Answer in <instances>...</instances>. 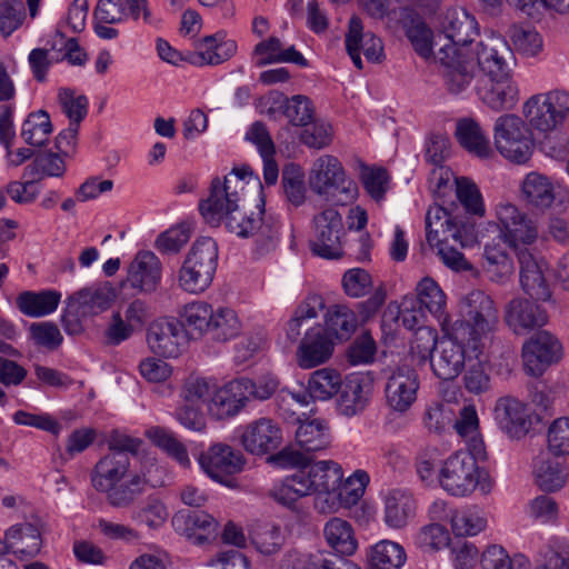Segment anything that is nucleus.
Segmentation results:
<instances>
[{
	"label": "nucleus",
	"mask_w": 569,
	"mask_h": 569,
	"mask_svg": "<svg viewBox=\"0 0 569 569\" xmlns=\"http://www.w3.org/2000/svg\"><path fill=\"white\" fill-rule=\"evenodd\" d=\"M563 191L561 181L536 170L526 173L519 182L520 199L538 211L550 209Z\"/></svg>",
	"instance_id": "nucleus-13"
},
{
	"label": "nucleus",
	"mask_w": 569,
	"mask_h": 569,
	"mask_svg": "<svg viewBox=\"0 0 569 569\" xmlns=\"http://www.w3.org/2000/svg\"><path fill=\"white\" fill-rule=\"evenodd\" d=\"M547 320V312L527 299L515 298L505 307V321L517 335L542 327Z\"/></svg>",
	"instance_id": "nucleus-25"
},
{
	"label": "nucleus",
	"mask_w": 569,
	"mask_h": 569,
	"mask_svg": "<svg viewBox=\"0 0 569 569\" xmlns=\"http://www.w3.org/2000/svg\"><path fill=\"white\" fill-rule=\"evenodd\" d=\"M495 142H531V132L521 117L513 113H506L498 117L493 128Z\"/></svg>",
	"instance_id": "nucleus-45"
},
{
	"label": "nucleus",
	"mask_w": 569,
	"mask_h": 569,
	"mask_svg": "<svg viewBox=\"0 0 569 569\" xmlns=\"http://www.w3.org/2000/svg\"><path fill=\"white\" fill-rule=\"evenodd\" d=\"M383 522L388 528L402 529L415 518L416 501L411 493L401 489L389 490L382 498Z\"/></svg>",
	"instance_id": "nucleus-29"
},
{
	"label": "nucleus",
	"mask_w": 569,
	"mask_h": 569,
	"mask_svg": "<svg viewBox=\"0 0 569 569\" xmlns=\"http://www.w3.org/2000/svg\"><path fill=\"white\" fill-rule=\"evenodd\" d=\"M252 178L249 167L234 168L223 182L216 178L211 182L209 197L201 201L199 209L210 223L223 221L231 233L241 238L254 237L262 252L274 248L279 237L280 222L264 211V201L258 206L257 212H242L240 201L243 196L246 179Z\"/></svg>",
	"instance_id": "nucleus-1"
},
{
	"label": "nucleus",
	"mask_w": 569,
	"mask_h": 569,
	"mask_svg": "<svg viewBox=\"0 0 569 569\" xmlns=\"http://www.w3.org/2000/svg\"><path fill=\"white\" fill-rule=\"evenodd\" d=\"M130 458L121 452H109L98 460L90 480L96 491L106 496L113 508H129L144 492V476L130 471Z\"/></svg>",
	"instance_id": "nucleus-2"
},
{
	"label": "nucleus",
	"mask_w": 569,
	"mask_h": 569,
	"mask_svg": "<svg viewBox=\"0 0 569 569\" xmlns=\"http://www.w3.org/2000/svg\"><path fill=\"white\" fill-rule=\"evenodd\" d=\"M447 90L452 94L466 91L472 83L477 69L462 47H441L436 53Z\"/></svg>",
	"instance_id": "nucleus-11"
},
{
	"label": "nucleus",
	"mask_w": 569,
	"mask_h": 569,
	"mask_svg": "<svg viewBox=\"0 0 569 569\" xmlns=\"http://www.w3.org/2000/svg\"><path fill=\"white\" fill-rule=\"evenodd\" d=\"M481 569H530L529 558L520 552L510 556L500 545L488 546L480 558Z\"/></svg>",
	"instance_id": "nucleus-47"
},
{
	"label": "nucleus",
	"mask_w": 569,
	"mask_h": 569,
	"mask_svg": "<svg viewBox=\"0 0 569 569\" xmlns=\"http://www.w3.org/2000/svg\"><path fill=\"white\" fill-rule=\"evenodd\" d=\"M212 312V306L204 301L191 302L187 305L180 313V323H182L183 328L188 327L202 335L203 332H208Z\"/></svg>",
	"instance_id": "nucleus-60"
},
{
	"label": "nucleus",
	"mask_w": 569,
	"mask_h": 569,
	"mask_svg": "<svg viewBox=\"0 0 569 569\" xmlns=\"http://www.w3.org/2000/svg\"><path fill=\"white\" fill-rule=\"evenodd\" d=\"M116 299L110 282L93 283L73 292L66 299L68 309L82 316H97L107 310Z\"/></svg>",
	"instance_id": "nucleus-20"
},
{
	"label": "nucleus",
	"mask_w": 569,
	"mask_h": 569,
	"mask_svg": "<svg viewBox=\"0 0 569 569\" xmlns=\"http://www.w3.org/2000/svg\"><path fill=\"white\" fill-rule=\"evenodd\" d=\"M406 560L403 547L391 540H380L369 551L370 565L376 569H400Z\"/></svg>",
	"instance_id": "nucleus-48"
},
{
	"label": "nucleus",
	"mask_w": 569,
	"mask_h": 569,
	"mask_svg": "<svg viewBox=\"0 0 569 569\" xmlns=\"http://www.w3.org/2000/svg\"><path fill=\"white\" fill-rule=\"evenodd\" d=\"M64 172V163L58 153L37 150L33 162L24 168V178H37L39 174L60 177Z\"/></svg>",
	"instance_id": "nucleus-55"
},
{
	"label": "nucleus",
	"mask_w": 569,
	"mask_h": 569,
	"mask_svg": "<svg viewBox=\"0 0 569 569\" xmlns=\"http://www.w3.org/2000/svg\"><path fill=\"white\" fill-rule=\"evenodd\" d=\"M196 52L190 53L188 60L196 66H217L229 60L237 51V43L231 39L208 36L199 40Z\"/></svg>",
	"instance_id": "nucleus-34"
},
{
	"label": "nucleus",
	"mask_w": 569,
	"mask_h": 569,
	"mask_svg": "<svg viewBox=\"0 0 569 569\" xmlns=\"http://www.w3.org/2000/svg\"><path fill=\"white\" fill-rule=\"evenodd\" d=\"M445 336L437 343L430 355V363L433 373L442 380L457 378L467 362L479 358L482 350L472 351L469 345V337L463 328H452L450 325L441 328Z\"/></svg>",
	"instance_id": "nucleus-7"
},
{
	"label": "nucleus",
	"mask_w": 569,
	"mask_h": 569,
	"mask_svg": "<svg viewBox=\"0 0 569 569\" xmlns=\"http://www.w3.org/2000/svg\"><path fill=\"white\" fill-rule=\"evenodd\" d=\"M323 536L329 548L337 555L351 556L358 548L352 526L341 518L330 519L323 528Z\"/></svg>",
	"instance_id": "nucleus-40"
},
{
	"label": "nucleus",
	"mask_w": 569,
	"mask_h": 569,
	"mask_svg": "<svg viewBox=\"0 0 569 569\" xmlns=\"http://www.w3.org/2000/svg\"><path fill=\"white\" fill-rule=\"evenodd\" d=\"M173 526L197 545L216 537L218 522L207 512L196 511L173 518Z\"/></svg>",
	"instance_id": "nucleus-37"
},
{
	"label": "nucleus",
	"mask_w": 569,
	"mask_h": 569,
	"mask_svg": "<svg viewBox=\"0 0 569 569\" xmlns=\"http://www.w3.org/2000/svg\"><path fill=\"white\" fill-rule=\"evenodd\" d=\"M455 220L440 206H432L426 214V238L429 246L439 244Z\"/></svg>",
	"instance_id": "nucleus-63"
},
{
	"label": "nucleus",
	"mask_w": 569,
	"mask_h": 569,
	"mask_svg": "<svg viewBox=\"0 0 569 569\" xmlns=\"http://www.w3.org/2000/svg\"><path fill=\"white\" fill-rule=\"evenodd\" d=\"M346 48L358 69H362L361 52L370 62L380 61L383 52L381 40L371 32H363L362 22L356 16H352L349 20Z\"/></svg>",
	"instance_id": "nucleus-22"
},
{
	"label": "nucleus",
	"mask_w": 569,
	"mask_h": 569,
	"mask_svg": "<svg viewBox=\"0 0 569 569\" xmlns=\"http://www.w3.org/2000/svg\"><path fill=\"white\" fill-rule=\"evenodd\" d=\"M462 49L475 63L477 71H481L489 78L503 77L511 72L513 52L507 40L499 34L491 33Z\"/></svg>",
	"instance_id": "nucleus-9"
},
{
	"label": "nucleus",
	"mask_w": 569,
	"mask_h": 569,
	"mask_svg": "<svg viewBox=\"0 0 569 569\" xmlns=\"http://www.w3.org/2000/svg\"><path fill=\"white\" fill-rule=\"evenodd\" d=\"M442 29L448 40L442 47H469L475 43V36H478V24L471 14L463 9L448 10Z\"/></svg>",
	"instance_id": "nucleus-28"
},
{
	"label": "nucleus",
	"mask_w": 569,
	"mask_h": 569,
	"mask_svg": "<svg viewBox=\"0 0 569 569\" xmlns=\"http://www.w3.org/2000/svg\"><path fill=\"white\" fill-rule=\"evenodd\" d=\"M169 517L168 509L163 501L157 496H149L130 512V519L149 529H158L167 521Z\"/></svg>",
	"instance_id": "nucleus-49"
},
{
	"label": "nucleus",
	"mask_w": 569,
	"mask_h": 569,
	"mask_svg": "<svg viewBox=\"0 0 569 569\" xmlns=\"http://www.w3.org/2000/svg\"><path fill=\"white\" fill-rule=\"evenodd\" d=\"M369 480V475L366 471L356 470L348 478H343L337 489L328 492V496L322 499V505H326L330 511L351 508L363 496Z\"/></svg>",
	"instance_id": "nucleus-27"
},
{
	"label": "nucleus",
	"mask_w": 569,
	"mask_h": 569,
	"mask_svg": "<svg viewBox=\"0 0 569 569\" xmlns=\"http://www.w3.org/2000/svg\"><path fill=\"white\" fill-rule=\"evenodd\" d=\"M52 131L50 116L44 110L31 112L22 123L21 138L24 142H47Z\"/></svg>",
	"instance_id": "nucleus-61"
},
{
	"label": "nucleus",
	"mask_w": 569,
	"mask_h": 569,
	"mask_svg": "<svg viewBox=\"0 0 569 569\" xmlns=\"http://www.w3.org/2000/svg\"><path fill=\"white\" fill-rule=\"evenodd\" d=\"M357 328L356 313L346 306H333L328 309L322 329V361L330 355L326 342L335 345L350 338Z\"/></svg>",
	"instance_id": "nucleus-26"
},
{
	"label": "nucleus",
	"mask_w": 569,
	"mask_h": 569,
	"mask_svg": "<svg viewBox=\"0 0 569 569\" xmlns=\"http://www.w3.org/2000/svg\"><path fill=\"white\" fill-rule=\"evenodd\" d=\"M479 458L472 451H456L448 456L438 469V483L452 497H470L477 489L483 495L491 492L493 479L479 467Z\"/></svg>",
	"instance_id": "nucleus-4"
},
{
	"label": "nucleus",
	"mask_w": 569,
	"mask_h": 569,
	"mask_svg": "<svg viewBox=\"0 0 569 569\" xmlns=\"http://www.w3.org/2000/svg\"><path fill=\"white\" fill-rule=\"evenodd\" d=\"M493 82L488 93V103L495 110L512 109L519 100V88L511 72L503 77L490 78Z\"/></svg>",
	"instance_id": "nucleus-52"
},
{
	"label": "nucleus",
	"mask_w": 569,
	"mask_h": 569,
	"mask_svg": "<svg viewBox=\"0 0 569 569\" xmlns=\"http://www.w3.org/2000/svg\"><path fill=\"white\" fill-rule=\"evenodd\" d=\"M147 436L157 447L166 451L168 456L174 459L179 465L182 467L190 466L187 448L172 432L160 427H153L147 431Z\"/></svg>",
	"instance_id": "nucleus-53"
},
{
	"label": "nucleus",
	"mask_w": 569,
	"mask_h": 569,
	"mask_svg": "<svg viewBox=\"0 0 569 569\" xmlns=\"http://www.w3.org/2000/svg\"><path fill=\"white\" fill-rule=\"evenodd\" d=\"M508 249L498 239L483 243L481 270L490 282L498 286L508 284L515 276V262Z\"/></svg>",
	"instance_id": "nucleus-19"
},
{
	"label": "nucleus",
	"mask_w": 569,
	"mask_h": 569,
	"mask_svg": "<svg viewBox=\"0 0 569 569\" xmlns=\"http://www.w3.org/2000/svg\"><path fill=\"white\" fill-rule=\"evenodd\" d=\"M416 292L418 305L422 309H427L441 328L450 325V317L447 311V296L436 280L430 277L422 278L417 283Z\"/></svg>",
	"instance_id": "nucleus-35"
},
{
	"label": "nucleus",
	"mask_w": 569,
	"mask_h": 569,
	"mask_svg": "<svg viewBox=\"0 0 569 569\" xmlns=\"http://www.w3.org/2000/svg\"><path fill=\"white\" fill-rule=\"evenodd\" d=\"M162 264L151 251H139L130 262L122 286H129L141 293L156 291L161 282Z\"/></svg>",
	"instance_id": "nucleus-18"
},
{
	"label": "nucleus",
	"mask_w": 569,
	"mask_h": 569,
	"mask_svg": "<svg viewBox=\"0 0 569 569\" xmlns=\"http://www.w3.org/2000/svg\"><path fill=\"white\" fill-rule=\"evenodd\" d=\"M531 142L559 139L569 118V92L551 90L531 96L522 106Z\"/></svg>",
	"instance_id": "nucleus-3"
},
{
	"label": "nucleus",
	"mask_w": 569,
	"mask_h": 569,
	"mask_svg": "<svg viewBox=\"0 0 569 569\" xmlns=\"http://www.w3.org/2000/svg\"><path fill=\"white\" fill-rule=\"evenodd\" d=\"M535 411L529 403L510 395L499 397L492 408L497 428L509 439H521L531 430Z\"/></svg>",
	"instance_id": "nucleus-10"
},
{
	"label": "nucleus",
	"mask_w": 569,
	"mask_h": 569,
	"mask_svg": "<svg viewBox=\"0 0 569 569\" xmlns=\"http://www.w3.org/2000/svg\"><path fill=\"white\" fill-rule=\"evenodd\" d=\"M318 486L317 466L309 469L301 468L283 481L276 483L270 489L269 496L277 502L291 508L298 499L316 492Z\"/></svg>",
	"instance_id": "nucleus-21"
},
{
	"label": "nucleus",
	"mask_w": 569,
	"mask_h": 569,
	"mask_svg": "<svg viewBox=\"0 0 569 569\" xmlns=\"http://www.w3.org/2000/svg\"><path fill=\"white\" fill-rule=\"evenodd\" d=\"M282 188L288 202L299 207L306 201L305 174L299 166L287 164L282 170Z\"/></svg>",
	"instance_id": "nucleus-59"
},
{
	"label": "nucleus",
	"mask_w": 569,
	"mask_h": 569,
	"mask_svg": "<svg viewBox=\"0 0 569 569\" xmlns=\"http://www.w3.org/2000/svg\"><path fill=\"white\" fill-rule=\"evenodd\" d=\"M562 357L560 341L548 331H540L522 346L521 360L523 370L531 377H540L548 367Z\"/></svg>",
	"instance_id": "nucleus-12"
},
{
	"label": "nucleus",
	"mask_w": 569,
	"mask_h": 569,
	"mask_svg": "<svg viewBox=\"0 0 569 569\" xmlns=\"http://www.w3.org/2000/svg\"><path fill=\"white\" fill-rule=\"evenodd\" d=\"M6 543L14 553L36 556L41 548V535L37 526L32 523H19L9 528L6 532Z\"/></svg>",
	"instance_id": "nucleus-42"
},
{
	"label": "nucleus",
	"mask_w": 569,
	"mask_h": 569,
	"mask_svg": "<svg viewBox=\"0 0 569 569\" xmlns=\"http://www.w3.org/2000/svg\"><path fill=\"white\" fill-rule=\"evenodd\" d=\"M492 220L488 222L496 228L498 234L495 239L502 241L515 252L532 246L539 239V227L517 203L500 199L491 207Z\"/></svg>",
	"instance_id": "nucleus-6"
},
{
	"label": "nucleus",
	"mask_w": 569,
	"mask_h": 569,
	"mask_svg": "<svg viewBox=\"0 0 569 569\" xmlns=\"http://www.w3.org/2000/svg\"><path fill=\"white\" fill-rule=\"evenodd\" d=\"M455 182L457 197L463 208L471 214L483 217L486 206L477 184L466 177L456 178Z\"/></svg>",
	"instance_id": "nucleus-57"
},
{
	"label": "nucleus",
	"mask_w": 569,
	"mask_h": 569,
	"mask_svg": "<svg viewBox=\"0 0 569 569\" xmlns=\"http://www.w3.org/2000/svg\"><path fill=\"white\" fill-rule=\"evenodd\" d=\"M525 512L540 525H553L559 518V506L552 497L540 495L527 503Z\"/></svg>",
	"instance_id": "nucleus-64"
},
{
	"label": "nucleus",
	"mask_w": 569,
	"mask_h": 569,
	"mask_svg": "<svg viewBox=\"0 0 569 569\" xmlns=\"http://www.w3.org/2000/svg\"><path fill=\"white\" fill-rule=\"evenodd\" d=\"M147 341L152 352L166 358H177L187 346L186 329L179 321L158 319L149 327Z\"/></svg>",
	"instance_id": "nucleus-17"
},
{
	"label": "nucleus",
	"mask_w": 569,
	"mask_h": 569,
	"mask_svg": "<svg viewBox=\"0 0 569 569\" xmlns=\"http://www.w3.org/2000/svg\"><path fill=\"white\" fill-rule=\"evenodd\" d=\"M519 261L520 283L523 291L536 300L549 301L551 291L545 278L546 261L538 260L530 253H522Z\"/></svg>",
	"instance_id": "nucleus-30"
},
{
	"label": "nucleus",
	"mask_w": 569,
	"mask_h": 569,
	"mask_svg": "<svg viewBox=\"0 0 569 569\" xmlns=\"http://www.w3.org/2000/svg\"><path fill=\"white\" fill-rule=\"evenodd\" d=\"M413 545L423 552H438L450 545L449 530L441 523L430 522L412 536Z\"/></svg>",
	"instance_id": "nucleus-50"
},
{
	"label": "nucleus",
	"mask_w": 569,
	"mask_h": 569,
	"mask_svg": "<svg viewBox=\"0 0 569 569\" xmlns=\"http://www.w3.org/2000/svg\"><path fill=\"white\" fill-rule=\"evenodd\" d=\"M254 53L258 57V66L273 62H291L301 67L307 66V60L293 46L283 49L281 41L276 37H270L259 42L254 48Z\"/></svg>",
	"instance_id": "nucleus-43"
},
{
	"label": "nucleus",
	"mask_w": 569,
	"mask_h": 569,
	"mask_svg": "<svg viewBox=\"0 0 569 569\" xmlns=\"http://www.w3.org/2000/svg\"><path fill=\"white\" fill-rule=\"evenodd\" d=\"M58 102L62 113L69 119L68 128L59 132L60 140H74L78 138L80 123L88 114V98L76 94L74 90L61 88L58 92Z\"/></svg>",
	"instance_id": "nucleus-33"
},
{
	"label": "nucleus",
	"mask_w": 569,
	"mask_h": 569,
	"mask_svg": "<svg viewBox=\"0 0 569 569\" xmlns=\"http://www.w3.org/2000/svg\"><path fill=\"white\" fill-rule=\"evenodd\" d=\"M532 475L537 486L546 492L560 490L568 480L567 467L547 455H540L535 459Z\"/></svg>",
	"instance_id": "nucleus-38"
},
{
	"label": "nucleus",
	"mask_w": 569,
	"mask_h": 569,
	"mask_svg": "<svg viewBox=\"0 0 569 569\" xmlns=\"http://www.w3.org/2000/svg\"><path fill=\"white\" fill-rule=\"evenodd\" d=\"M240 322L236 312L230 308H218L212 312V319L208 332L212 339L227 341L238 336Z\"/></svg>",
	"instance_id": "nucleus-54"
},
{
	"label": "nucleus",
	"mask_w": 569,
	"mask_h": 569,
	"mask_svg": "<svg viewBox=\"0 0 569 569\" xmlns=\"http://www.w3.org/2000/svg\"><path fill=\"white\" fill-rule=\"evenodd\" d=\"M357 197L358 186L347 176L340 161L330 156L322 159V200L336 206H346Z\"/></svg>",
	"instance_id": "nucleus-16"
},
{
	"label": "nucleus",
	"mask_w": 569,
	"mask_h": 569,
	"mask_svg": "<svg viewBox=\"0 0 569 569\" xmlns=\"http://www.w3.org/2000/svg\"><path fill=\"white\" fill-rule=\"evenodd\" d=\"M240 378L233 379L214 391L209 411L217 419H227L238 415L248 403Z\"/></svg>",
	"instance_id": "nucleus-31"
},
{
	"label": "nucleus",
	"mask_w": 569,
	"mask_h": 569,
	"mask_svg": "<svg viewBox=\"0 0 569 569\" xmlns=\"http://www.w3.org/2000/svg\"><path fill=\"white\" fill-rule=\"evenodd\" d=\"M251 541L263 555H272L280 550L283 543L280 527L264 522L257 525L251 531Z\"/></svg>",
	"instance_id": "nucleus-58"
},
{
	"label": "nucleus",
	"mask_w": 569,
	"mask_h": 569,
	"mask_svg": "<svg viewBox=\"0 0 569 569\" xmlns=\"http://www.w3.org/2000/svg\"><path fill=\"white\" fill-rule=\"evenodd\" d=\"M198 462L212 480L230 487L232 485L230 477L242 471L244 458L232 447L216 443L199 456Z\"/></svg>",
	"instance_id": "nucleus-14"
},
{
	"label": "nucleus",
	"mask_w": 569,
	"mask_h": 569,
	"mask_svg": "<svg viewBox=\"0 0 569 569\" xmlns=\"http://www.w3.org/2000/svg\"><path fill=\"white\" fill-rule=\"evenodd\" d=\"M499 321L495 300L482 290L468 292L460 301V318L450 322L452 328L461 326L469 337L470 349L482 350Z\"/></svg>",
	"instance_id": "nucleus-5"
},
{
	"label": "nucleus",
	"mask_w": 569,
	"mask_h": 569,
	"mask_svg": "<svg viewBox=\"0 0 569 569\" xmlns=\"http://www.w3.org/2000/svg\"><path fill=\"white\" fill-rule=\"evenodd\" d=\"M345 228L341 216L333 209L322 212V259H339L343 254L341 239Z\"/></svg>",
	"instance_id": "nucleus-41"
},
{
	"label": "nucleus",
	"mask_w": 569,
	"mask_h": 569,
	"mask_svg": "<svg viewBox=\"0 0 569 569\" xmlns=\"http://www.w3.org/2000/svg\"><path fill=\"white\" fill-rule=\"evenodd\" d=\"M508 37L515 49L523 56L535 57L542 50V39L535 29L513 24L508 30Z\"/></svg>",
	"instance_id": "nucleus-62"
},
{
	"label": "nucleus",
	"mask_w": 569,
	"mask_h": 569,
	"mask_svg": "<svg viewBox=\"0 0 569 569\" xmlns=\"http://www.w3.org/2000/svg\"><path fill=\"white\" fill-rule=\"evenodd\" d=\"M453 428L466 442L469 450L478 457H485V443L480 433V419L473 403H465L458 411Z\"/></svg>",
	"instance_id": "nucleus-36"
},
{
	"label": "nucleus",
	"mask_w": 569,
	"mask_h": 569,
	"mask_svg": "<svg viewBox=\"0 0 569 569\" xmlns=\"http://www.w3.org/2000/svg\"><path fill=\"white\" fill-rule=\"evenodd\" d=\"M488 525L485 511L476 506L466 507L451 513V530L457 537H475Z\"/></svg>",
	"instance_id": "nucleus-46"
},
{
	"label": "nucleus",
	"mask_w": 569,
	"mask_h": 569,
	"mask_svg": "<svg viewBox=\"0 0 569 569\" xmlns=\"http://www.w3.org/2000/svg\"><path fill=\"white\" fill-rule=\"evenodd\" d=\"M317 407L302 411L298 418L299 427L296 431V440L300 450L313 456L320 450V419L317 417Z\"/></svg>",
	"instance_id": "nucleus-44"
},
{
	"label": "nucleus",
	"mask_w": 569,
	"mask_h": 569,
	"mask_svg": "<svg viewBox=\"0 0 569 569\" xmlns=\"http://www.w3.org/2000/svg\"><path fill=\"white\" fill-rule=\"evenodd\" d=\"M420 381L417 372L408 367L397 368L385 387L387 407L398 415L407 413L418 399Z\"/></svg>",
	"instance_id": "nucleus-15"
},
{
	"label": "nucleus",
	"mask_w": 569,
	"mask_h": 569,
	"mask_svg": "<svg viewBox=\"0 0 569 569\" xmlns=\"http://www.w3.org/2000/svg\"><path fill=\"white\" fill-rule=\"evenodd\" d=\"M217 264V242L210 237L197 239L179 270V286L190 293L203 292L212 282Z\"/></svg>",
	"instance_id": "nucleus-8"
},
{
	"label": "nucleus",
	"mask_w": 569,
	"mask_h": 569,
	"mask_svg": "<svg viewBox=\"0 0 569 569\" xmlns=\"http://www.w3.org/2000/svg\"><path fill=\"white\" fill-rule=\"evenodd\" d=\"M141 12L143 20L149 22L150 11L147 8V0H99L93 18L100 22L120 23L127 17L138 20Z\"/></svg>",
	"instance_id": "nucleus-32"
},
{
	"label": "nucleus",
	"mask_w": 569,
	"mask_h": 569,
	"mask_svg": "<svg viewBox=\"0 0 569 569\" xmlns=\"http://www.w3.org/2000/svg\"><path fill=\"white\" fill-rule=\"evenodd\" d=\"M378 346L369 332L359 335L346 351L347 361L351 366H369L376 360Z\"/></svg>",
	"instance_id": "nucleus-56"
},
{
	"label": "nucleus",
	"mask_w": 569,
	"mask_h": 569,
	"mask_svg": "<svg viewBox=\"0 0 569 569\" xmlns=\"http://www.w3.org/2000/svg\"><path fill=\"white\" fill-rule=\"evenodd\" d=\"M282 441V433L271 419L260 418L249 423L241 435L243 448L252 455H266L276 450Z\"/></svg>",
	"instance_id": "nucleus-24"
},
{
	"label": "nucleus",
	"mask_w": 569,
	"mask_h": 569,
	"mask_svg": "<svg viewBox=\"0 0 569 569\" xmlns=\"http://www.w3.org/2000/svg\"><path fill=\"white\" fill-rule=\"evenodd\" d=\"M61 300V293L48 289L41 291H24L17 297V307L21 313L31 318H41L54 312Z\"/></svg>",
	"instance_id": "nucleus-39"
},
{
	"label": "nucleus",
	"mask_w": 569,
	"mask_h": 569,
	"mask_svg": "<svg viewBox=\"0 0 569 569\" xmlns=\"http://www.w3.org/2000/svg\"><path fill=\"white\" fill-rule=\"evenodd\" d=\"M373 382L375 378L371 372L350 376L336 399L339 412L348 417L360 412L373 391Z\"/></svg>",
	"instance_id": "nucleus-23"
},
{
	"label": "nucleus",
	"mask_w": 569,
	"mask_h": 569,
	"mask_svg": "<svg viewBox=\"0 0 569 569\" xmlns=\"http://www.w3.org/2000/svg\"><path fill=\"white\" fill-rule=\"evenodd\" d=\"M359 179L373 201L377 203L385 201L386 193L390 189V176L385 168L361 163Z\"/></svg>",
	"instance_id": "nucleus-51"
}]
</instances>
